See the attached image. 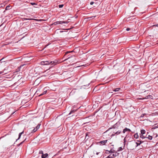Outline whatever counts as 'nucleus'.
I'll use <instances>...</instances> for the list:
<instances>
[{
	"mask_svg": "<svg viewBox=\"0 0 158 158\" xmlns=\"http://www.w3.org/2000/svg\"><path fill=\"white\" fill-rule=\"evenodd\" d=\"M120 127V125H119V123H117L115 124H114L112 127V128H110V129H112V132H113V133L111 135V136H117L119 134L121 133V130H118V131H117L116 132L114 131L115 129H117V130H119Z\"/></svg>",
	"mask_w": 158,
	"mask_h": 158,
	"instance_id": "obj_1",
	"label": "nucleus"
},
{
	"mask_svg": "<svg viewBox=\"0 0 158 158\" xmlns=\"http://www.w3.org/2000/svg\"><path fill=\"white\" fill-rule=\"evenodd\" d=\"M54 63V62L53 61H43L41 62V64L43 65H47L50 63L53 64Z\"/></svg>",
	"mask_w": 158,
	"mask_h": 158,
	"instance_id": "obj_2",
	"label": "nucleus"
},
{
	"mask_svg": "<svg viewBox=\"0 0 158 158\" xmlns=\"http://www.w3.org/2000/svg\"><path fill=\"white\" fill-rule=\"evenodd\" d=\"M118 155L119 153L117 152H115L114 154L110 153V155L107 157V158H112L114 156H118Z\"/></svg>",
	"mask_w": 158,
	"mask_h": 158,
	"instance_id": "obj_3",
	"label": "nucleus"
},
{
	"mask_svg": "<svg viewBox=\"0 0 158 158\" xmlns=\"http://www.w3.org/2000/svg\"><path fill=\"white\" fill-rule=\"evenodd\" d=\"M68 23V22L65 21H58L54 22L53 24L54 25H56L57 24H61L62 23Z\"/></svg>",
	"mask_w": 158,
	"mask_h": 158,
	"instance_id": "obj_4",
	"label": "nucleus"
},
{
	"mask_svg": "<svg viewBox=\"0 0 158 158\" xmlns=\"http://www.w3.org/2000/svg\"><path fill=\"white\" fill-rule=\"evenodd\" d=\"M107 140H106L101 141L100 142H98V144L100 145H105V144L107 143Z\"/></svg>",
	"mask_w": 158,
	"mask_h": 158,
	"instance_id": "obj_5",
	"label": "nucleus"
},
{
	"mask_svg": "<svg viewBox=\"0 0 158 158\" xmlns=\"http://www.w3.org/2000/svg\"><path fill=\"white\" fill-rule=\"evenodd\" d=\"M46 88H44V92H43V93H42L41 94H40L39 96H41L42 95H43L44 94H45L47 92V90L46 89Z\"/></svg>",
	"mask_w": 158,
	"mask_h": 158,
	"instance_id": "obj_6",
	"label": "nucleus"
},
{
	"mask_svg": "<svg viewBox=\"0 0 158 158\" xmlns=\"http://www.w3.org/2000/svg\"><path fill=\"white\" fill-rule=\"evenodd\" d=\"M131 130L127 128V127H125L124 129L123 130V133H124L126 131H131Z\"/></svg>",
	"mask_w": 158,
	"mask_h": 158,
	"instance_id": "obj_7",
	"label": "nucleus"
},
{
	"mask_svg": "<svg viewBox=\"0 0 158 158\" xmlns=\"http://www.w3.org/2000/svg\"><path fill=\"white\" fill-rule=\"evenodd\" d=\"M48 155L47 153H45V154H43L42 155L41 157L42 158H46L48 156Z\"/></svg>",
	"mask_w": 158,
	"mask_h": 158,
	"instance_id": "obj_8",
	"label": "nucleus"
},
{
	"mask_svg": "<svg viewBox=\"0 0 158 158\" xmlns=\"http://www.w3.org/2000/svg\"><path fill=\"white\" fill-rule=\"evenodd\" d=\"M23 65L20 66L17 69H16L15 71L14 72L15 73V72L16 73L20 71V68L21 67L23 66Z\"/></svg>",
	"mask_w": 158,
	"mask_h": 158,
	"instance_id": "obj_9",
	"label": "nucleus"
},
{
	"mask_svg": "<svg viewBox=\"0 0 158 158\" xmlns=\"http://www.w3.org/2000/svg\"><path fill=\"white\" fill-rule=\"evenodd\" d=\"M81 107V106H79V105L78 104H77L76 105H74L73 106V108H77V109H80Z\"/></svg>",
	"mask_w": 158,
	"mask_h": 158,
	"instance_id": "obj_10",
	"label": "nucleus"
},
{
	"mask_svg": "<svg viewBox=\"0 0 158 158\" xmlns=\"http://www.w3.org/2000/svg\"><path fill=\"white\" fill-rule=\"evenodd\" d=\"M106 151L108 152L109 153H113L115 152V150H114L111 149L110 151L107 150Z\"/></svg>",
	"mask_w": 158,
	"mask_h": 158,
	"instance_id": "obj_11",
	"label": "nucleus"
},
{
	"mask_svg": "<svg viewBox=\"0 0 158 158\" xmlns=\"http://www.w3.org/2000/svg\"><path fill=\"white\" fill-rule=\"evenodd\" d=\"M134 137L136 139H137L139 138V135L137 133H135L134 135Z\"/></svg>",
	"mask_w": 158,
	"mask_h": 158,
	"instance_id": "obj_12",
	"label": "nucleus"
},
{
	"mask_svg": "<svg viewBox=\"0 0 158 158\" xmlns=\"http://www.w3.org/2000/svg\"><path fill=\"white\" fill-rule=\"evenodd\" d=\"M145 131L144 130H141V134H143V135L144 134H145Z\"/></svg>",
	"mask_w": 158,
	"mask_h": 158,
	"instance_id": "obj_13",
	"label": "nucleus"
},
{
	"mask_svg": "<svg viewBox=\"0 0 158 158\" xmlns=\"http://www.w3.org/2000/svg\"><path fill=\"white\" fill-rule=\"evenodd\" d=\"M77 110H72L69 113V115L71 114L74 113L75 111H76Z\"/></svg>",
	"mask_w": 158,
	"mask_h": 158,
	"instance_id": "obj_14",
	"label": "nucleus"
},
{
	"mask_svg": "<svg viewBox=\"0 0 158 158\" xmlns=\"http://www.w3.org/2000/svg\"><path fill=\"white\" fill-rule=\"evenodd\" d=\"M107 135L109 136V135L108 134L107 132L106 131L103 133V136H106Z\"/></svg>",
	"mask_w": 158,
	"mask_h": 158,
	"instance_id": "obj_15",
	"label": "nucleus"
},
{
	"mask_svg": "<svg viewBox=\"0 0 158 158\" xmlns=\"http://www.w3.org/2000/svg\"><path fill=\"white\" fill-rule=\"evenodd\" d=\"M146 138H148L149 140H152V137L150 135H148V137H146Z\"/></svg>",
	"mask_w": 158,
	"mask_h": 158,
	"instance_id": "obj_16",
	"label": "nucleus"
},
{
	"mask_svg": "<svg viewBox=\"0 0 158 158\" xmlns=\"http://www.w3.org/2000/svg\"><path fill=\"white\" fill-rule=\"evenodd\" d=\"M140 137L142 139H144L146 138V137L144 136L143 134H140Z\"/></svg>",
	"mask_w": 158,
	"mask_h": 158,
	"instance_id": "obj_17",
	"label": "nucleus"
},
{
	"mask_svg": "<svg viewBox=\"0 0 158 158\" xmlns=\"http://www.w3.org/2000/svg\"><path fill=\"white\" fill-rule=\"evenodd\" d=\"M152 96L151 95H149L145 97V98H152Z\"/></svg>",
	"mask_w": 158,
	"mask_h": 158,
	"instance_id": "obj_18",
	"label": "nucleus"
},
{
	"mask_svg": "<svg viewBox=\"0 0 158 158\" xmlns=\"http://www.w3.org/2000/svg\"><path fill=\"white\" fill-rule=\"evenodd\" d=\"M40 108H45V104H44L42 103L41 105Z\"/></svg>",
	"mask_w": 158,
	"mask_h": 158,
	"instance_id": "obj_19",
	"label": "nucleus"
},
{
	"mask_svg": "<svg viewBox=\"0 0 158 158\" xmlns=\"http://www.w3.org/2000/svg\"><path fill=\"white\" fill-rule=\"evenodd\" d=\"M120 89V88H117L114 89L113 90L114 92H117Z\"/></svg>",
	"mask_w": 158,
	"mask_h": 158,
	"instance_id": "obj_20",
	"label": "nucleus"
},
{
	"mask_svg": "<svg viewBox=\"0 0 158 158\" xmlns=\"http://www.w3.org/2000/svg\"><path fill=\"white\" fill-rule=\"evenodd\" d=\"M139 142H140V143H137V142H136L135 143L136 144H137V145H136V147L139 146V145H140V144L142 143V142H141V141H139Z\"/></svg>",
	"mask_w": 158,
	"mask_h": 158,
	"instance_id": "obj_21",
	"label": "nucleus"
},
{
	"mask_svg": "<svg viewBox=\"0 0 158 158\" xmlns=\"http://www.w3.org/2000/svg\"><path fill=\"white\" fill-rule=\"evenodd\" d=\"M25 19L26 20H35L36 19H29V18H26L24 19Z\"/></svg>",
	"mask_w": 158,
	"mask_h": 158,
	"instance_id": "obj_22",
	"label": "nucleus"
},
{
	"mask_svg": "<svg viewBox=\"0 0 158 158\" xmlns=\"http://www.w3.org/2000/svg\"><path fill=\"white\" fill-rule=\"evenodd\" d=\"M22 134L21 133H20L19 134V137L18 139H17L16 140V141H17V140L19 139H20V137H21V135Z\"/></svg>",
	"mask_w": 158,
	"mask_h": 158,
	"instance_id": "obj_23",
	"label": "nucleus"
},
{
	"mask_svg": "<svg viewBox=\"0 0 158 158\" xmlns=\"http://www.w3.org/2000/svg\"><path fill=\"white\" fill-rule=\"evenodd\" d=\"M37 130L36 128H34V129L31 132L34 133Z\"/></svg>",
	"mask_w": 158,
	"mask_h": 158,
	"instance_id": "obj_24",
	"label": "nucleus"
},
{
	"mask_svg": "<svg viewBox=\"0 0 158 158\" xmlns=\"http://www.w3.org/2000/svg\"><path fill=\"white\" fill-rule=\"evenodd\" d=\"M40 124H38L37 126L36 127H35L38 130V129H39V128H40Z\"/></svg>",
	"mask_w": 158,
	"mask_h": 158,
	"instance_id": "obj_25",
	"label": "nucleus"
},
{
	"mask_svg": "<svg viewBox=\"0 0 158 158\" xmlns=\"http://www.w3.org/2000/svg\"><path fill=\"white\" fill-rule=\"evenodd\" d=\"M32 111H30L29 112V114H34V113H35L34 112H31Z\"/></svg>",
	"mask_w": 158,
	"mask_h": 158,
	"instance_id": "obj_26",
	"label": "nucleus"
},
{
	"mask_svg": "<svg viewBox=\"0 0 158 158\" xmlns=\"http://www.w3.org/2000/svg\"><path fill=\"white\" fill-rule=\"evenodd\" d=\"M146 114H143L141 115L140 117H143Z\"/></svg>",
	"mask_w": 158,
	"mask_h": 158,
	"instance_id": "obj_27",
	"label": "nucleus"
},
{
	"mask_svg": "<svg viewBox=\"0 0 158 158\" xmlns=\"http://www.w3.org/2000/svg\"><path fill=\"white\" fill-rule=\"evenodd\" d=\"M63 6H64V5L61 4V5H59V6L60 8H61Z\"/></svg>",
	"mask_w": 158,
	"mask_h": 158,
	"instance_id": "obj_28",
	"label": "nucleus"
},
{
	"mask_svg": "<svg viewBox=\"0 0 158 158\" xmlns=\"http://www.w3.org/2000/svg\"><path fill=\"white\" fill-rule=\"evenodd\" d=\"M95 17H96L95 16H91V17H89V18L92 19H94Z\"/></svg>",
	"mask_w": 158,
	"mask_h": 158,
	"instance_id": "obj_29",
	"label": "nucleus"
},
{
	"mask_svg": "<svg viewBox=\"0 0 158 158\" xmlns=\"http://www.w3.org/2000/svg\"><path fill=\"white\" fill-rule=\"evenodd\" d=\"M31 4L32 5H37V4L34 2H31Z\"/></svg>",
	"mask_w": 158,
	"mask_h": 158,
	"instance_id": "obj_30",
	"label": "nucleus"
},
{
	"mask_svg": "<svg viewBox=\"0 0 158 158\" xmlns=\"http://www.w3.org/2000/svg\"><path fill=\"white\" fill-rule=\"evenodd\" d=\"M10 6H7L6 8V10H7L9 9V8L10 7Z\"/></svg>",
	"mask_w": 158,
	"mask_h": 158,
	"instance_id": "obj_31",
	"label": "nucleus"
},
{
	"mask_svg": "<svg viewBox=\"0 0 158 158\" xmlns=\"http://www.w3.org/2000/svg\"><path fill=\"white\" fill-rule=\"evenodd\" d=\"M39 154H41L42 155H43V154H44L43 152V151H40V152H39Z\"/></svg>",
	"mask_w": 158,
	"mask_h": 158,
	"instance_id": "obj_32",
	"label": "nucleus"
},
{
	"mask_svg": "<svg viewBox=\"0 0 158 158\" xmlns=\"http://www.w3.org/2000/svg\"><path fill=\"white\" fill-rule=\"evenodd\" d=\"M122 148L121 147H119L118 148V151L121 150H122Z\"/></svg>",
	"mask_w": 158,
	"mask_h": 158,
	"instance_id": "obj_33",
	"label": "nucleus"
},
{
	"mask_svg": "<svg viewBox=\"0 0 158 158\" xmlns=\"http://www.w3.org/2000/svg\"><path fill=\"white\" fill-rule=\"evenodd\" d=\"M153 26H156V27H158V24H155V25H154Z\"/></svg>",
	"mask_w": 158,
	"mask_h": 158,
	"instance_id": "obj_34",
	"label": "nucleus"
},
{
	"mask_svg": "<svg viewBox=\"0 0 158 158\" xmlns=\"http://www.w3.org/2000/svg\"><path fill=\"white\" fill-rule=\"evenodd\" d=\"M158 128V125L157 126H155L154 127H153V129H155L156 128Z\"/></svg>",
	"mask_w": 158,
	"mask_h": 158,
	"instance_id": "obj_35",
	"label": "nucleus"
},
{
	"mask_svg": "<svg viewBox=\"0 0 158 158\" xmlns=\"http://www.w3.org/2000/svg\"><path fill=\"white\" fill-rule=\"evenodd\" d=\"M26 140V138L24 139V140L23 141H22V142H21L20 143V144H19V145H20V144H22V143H23V142H24V141Z\"/></svg>",
	"mask_w": 158,
	"mask_h": 158,
	"instance_id": "obj_36",
	"label": "nucleus"
},
{
	"mask_svg": "<svg viewBox=\"0 0 158 158\" xmlns=\"http://www.w3.org/2000/svg\"><path fill=\"white\" fill-rule=\"evenodd\" d=\"M126 31H128L130 30V28H127L126 29Z\"/></svg>",
	"mask_w": 158,
	"mask_h": 158,
	"instance_id": "obj_37",
	"label": "nucleus"
},
{
	"mask_svg": "<svg viewBox=\"0 0 158 158\" xmlns=\"http://www.w3.org/2000/svg\"><path fill=\"white\" fill-rule=\"evenodd\" d=\"M94 2H91L90 3V5H93V4H94Z\"/></svg>",
	"mask_w": 158,
	"mask_h": 158,
	"instance_id": "obj_38",
	"label": "nucleus"
},
{
	"mask_svg": "<svg viewBox=\"0 0 158 158\" xmlns=\"http://www.w3.org/2000/svg\"><path fill=\"white\" fill-rule=\"evenodd\" d=\"M15 112H13L10 115V117H12V115L13 114H14L15 113Z\"/></svg>",
	"mask_w": 158,
	"mask_h": 158,
	"instance_id": "obj_39",
	"label": "nucleus"
},
{
	"mask_svg": "<svg viewBox=\"0 0 158 158\" xmlns=\"http://www.w3.org/2000/svg\"><path fill=\"white\" fill-rule=\"evenodd\" d=\"M20 133H21V134L22 135V134H23V133H24V131H23L22 132H20Z\"/></svg>",
	"mask_w": 158,
	"mask_h": 158,
	"instance_id": "obj_40",
	"label": "nucleus"
},
{
	"mask_svg": "<svg viewBox=\"0 0 158 158\" xmlns=\"http://www.w3.org/2000/svg\"><path fill=\"white\" fill-rule=\"evenodd\" d=\"M118 130H119L118 129ZM118 130H117V129H115L114 131L115 132H116L117 131H118Z\"/></svg>",
	"mask_w": 158,
	"mask_h": 158,
	"instance_id": "obj_41",
	"label": "nucleus"
},
{
	"mask_svg": "<svg viewBox=\"0 0 158 158\" xmlns=\"http://www.w3.org/2000/svg\"><path fill=\"white\" fill-rule=\"evenodd\" d=\"M100 152H97L96 153V155H98Z\"/></svg>",
	"mask_w": 158,
	"mask_h": 158,
	"instance_id": "obj_42",
	"label": "nucleus"
},
{
	"mask_svg": "<svg viewBox=\"0 0 158 158\" xmlns=\"http://www.w3.org/2000/svg\"><path fill=\"white\" fill-rule=\"evenodd\" d=\"M126 137L124 139V142H126V139H125Z\"/></svg>",
	"mask_w": 158,
	"mask_h": 158,
	"instance_id": "obj_43",
	"label": "nucleus"
},
{
	"mask_svg": "<svg viewBox=\"0 0 158 158\" xmlns=\"http://www.w3.org/2000/svg\"><path fill=\"white\" fill-rule=\"evenodd\" d=\"M63 32V31H60V33H61V32Z\"/></svg>",
	"mask_w": 158,
	"mask_h": 158,
	"instance_id": "obj_44",
	"label": "nucleus"
},
{
	"mask_svg": "<svg viewBox=\"0 0 158 158\" xmlns=\"http://www.w3.org/2000/svg\"><path fill=\"white\" fill-rule=\"evenodd\" d=\"M67 52V53H69V52Z\"/></svg>",
	"mask_w": 158,
	"mask_h": 158,
	"instance_id": "obj_45",
	"label": "nucleus"
},
{
	"mask_svg": "<svg viewBox=\"0 0 158 158\" xmlns=\"http://www.w3.org/2000/svg\"><path fill=\"white\" fill-rule=\"evenodd\" d=\"M39 89H38V90L37 91V92L39 91Z\"/></svg>",
	"mask_w": 158,
	"mask_h": 158,
	"instance_id": "obj_46",
	"label": "nucleus"
},
{
	"mask_svg": "<svg viewBox=\"0 0 158 158\" xmlns=\"http://www.w3.org/2000/svg\"><path fill=\"white\" fill-rule=\"evenodd\" d=\"M156 114L157 115H158V113H156Z\"/></svg>",
	"mask_w": 158,
	"mask_h": 158,
	"instance_id": "obj_47",
	"label": "nucleus"
},
{
	"mask_svg": "<svg viewBox=\"0 0 158 158\" xmlns=\"http://www.w3.org/2000/svg\"><path fill=\"white\" fill-rule=\"evenodd\" d=\"M2 73V72H0V74H1Z\"/></svg>",
	"mask_w": 158,
	"mask_h": 158,
	"instance_id": "obj_48",
	"label": "nucleus"
},
{
	"mask_svg": "<svg viewBox=\"0 0 158 158\" xmlns=\"http://www.w3.org/2000/svg\"><path fill=\"white\" fill-rule=\"evenodd\" d=\"M145 137H148V136H147V134L146 135Z\"/></svg>",
	"mask_w": 158,
	"mask_h": 158,
	"instance_id": "obj_49",
	"label": "nucleus"
},
{
	"mask_svg": "<svg viewBox=\"0 0 158 158\" xmlns=\"http://www.w3.org/2000/svg\"><path fill=\"white\" fill-rule=\"evenodd\" d=\"M94 105L93 106V108H94Z\"/></svg>",
	"mask_w": 158,
	"mask_h": 158,
	"instance_id": "obj_50",
	"label": "nucleus"
},
{
	"mask_svg": "<svg viewBox=\"0 0 158 158\" xmlns=\"http://www.w3.org/2000/svg\"><path fill=\"white\" fill-rule=\"evenodd\" d=\"M109 138V137H106V138Z\"/></svg>",
	"mask_w": 158,
	"mask_h": 158,
	"instance_id": "obj_51",
	"label": "nucleus"
}]
</instances>
